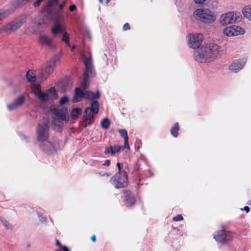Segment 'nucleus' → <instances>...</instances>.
I'll list each match as a JSON object with an SVG mask.
<instances>
[{
  "label": "nucleus",
  "mask_w": 251,
  "mask_h": 251,
  "mask_svg": "<svg viewBox=\"0 0 251 251\" xmlns=\"http://www.w3.org/2000/svg\"><path fill=\"white\" fill-rule=\"evenodd\" d=\"M49 121L39 123L36 128V137L40 148L47 153H52L59 148V142L54 139L49 140Z\"/></svg>",
  "instance_id": "1"
},
{
  "label": "nucleus",
  "mask_w": 251,
  "mask_h": 251,
  "mask_svg": "<svg viewBox=\"0 0 251 251\" xmlns=\"http://www.w3.org/2000/svg\"><path fill=\"white\" fill-rule=\"evenodd\" d=\"M222 48L214 43H210L206 47H202L196 51L194 58L198 62L203 63L220 56L223 53Z\"/></svg>",
  "instance_id": "2"
},
{
  "label": "nucleus",
  "mask_w": 251,
  "mask_h": 251,
  "mask_svg": "<svg viewBox=\"0 0 251 251\" xmlns=\"http://www.w3.org/2000/svg\"><path fill=\"white\" fill-rule=\"evenodd\" d=\"M53 113L55 116L52 122V128L57 131H60L61 128L63 126L64 123L68 121V117H67V109L65 107L54 108Z\"/></svg>",
  "instance_id": "3"
},
{
  "label": "nucleus",
  "mask_w": 251,
  "mask_h": 251,
  "mask_svg": "<svg viewBox=\"0 0 251 251\" xmlns=\"http://www.w3.org/2000/svg\"><path fill=\"white\" fill-rule=\"evenodd\" d=\"M32 89L35 95L43 102H50L57 98V94L54 88L49 89L46 93L42 92L39 85H34Z\"/></svg>",
  "instance_id": "4"
},
{
  "label": "nucleus",
  "mask_w": 251,
  "mask_h": 251,
  "mask_svg": "<svg viewBox=\"0 0 251 251\" xmlns=\"http://www.w3.org/2000/svg\"><path fill=\"white\" fill-rule=\"evenodd\" d=\"M60 59L58 55H54L40 71L38 76L42 80H46L47 77L53 72L56 63Z\"/></svg>",
  "instance_id": "5"
},
{
  "label": "nucleus",
  "mask_w": 251,
  "mask_h": 251,
  "mask_svg": "<svg viewBox=\"0 0 251 251\" xmlns=\"http://www.w3.org/2000/svg\"><path fill=\"white\" fill-rule=\"evenodd\" d=\"M85 70L83 74V79L82 81L80 87L81 91H85V90L88 87L89 77L91 75H95V70L91 63V57L85 61Z\"/></svg>",
  "instance_id": "6"
},
{
  "label": "nucleus",
  "mask_w": 251,
  "mask_h": 251,
  "mask_svg": "<svg viewBox=\"0 0 251 251\" xmlns=\"http://www.w3.org/2000/svg\"><path fill=\"white\" fill-rule=\"evenodd\" d=\"M194 16L197 19L206 23H212L215 20L213 12L208 9H198L194 11Z\"/></svg>",
  "instance_id": "7"
},
{
  "label": "nucleus",
  "mask_w": 251,
  "mask_h": 251,
  "mask_svg": "<svg viewBox=\"0 0 251 251\" xmlns=\"http://www.w3.org/2000/svg\"><path fill=\"white\" fill-rule=\"evenodd\" d=\"M51 18L55 23L52 28V32L54 36L63 32L62 23L64 21L65 17L62 12L55 11L51 14Z\"/></svg>",
  "instance_id": "8"
},
{
  "label": "nucleus",
  "mask_w": 251,
  "mask_h": 251,
  "mask_svg": "<svg viewBox=\"0 0 251 251\" xmlns=\"http://www.w3.org/2000/svg\"><path fill=\"white\" fill-rule=\"evenodd\" d=\"M26 19L25 14H23L18 16L4 26V31L7 32L15 31L26 22Z\"/></svg>",
  "instance_id": "9"
},
{
  "label": "nucleus",
  "mask_w": 251,
  "mask_h": 251,
  "mask_svg": "<svg viewBox=\"0 0 251 251\" xmlns=\"http://www.w3.org/2000/svg\"><path fill=\"white\" fill-rule=\"evenodd\" d=\"M100 94L98 91L96 94L89 91H85L83 92L81 91L80 88H75V94L73 99V102H76L81 100L82 98H85L86 99L93 100L95 99H99Z\"/></svg>",
  "instance_id": "10"
},
{
  "label": "nucleus",
  "mask_w": 251,
  "mask_h": 251,
  "mask_svg": "<svg viewBox=\"0 0 251 251\" xmlns=\"http://www.w3.org/2000/svg\"><path fill=\"white\" fill-rule=\"evenodd\" d=\"M115 188L119 189L126 187L127 182V175L125 171L120 174H116L110 180Z\"/></svg>",
  "instance_id": "11"
},
{
  "label": "nucleus",
  "mask_w": 251,
  "mask_h": 251,
  "mask_svg": "<svg viewBox=\"0 0 251 251\" xmlns=\"http://www.w3.org/2000/svg\"><path fill=\"white\" fill-rule=\"evenodd\" d=\"M240 17L233 12L222 14L219 19L220 23L223 25L232 24L236 21H240Z\"/></svg>",
  "instance_id": "12"
},
{
  "label": "nucleus",
  "mask_w": 251,
  "mask_h": 251,
  "mask_svg": "<svg viewBox=\"0 0 251 251\" xmlns=\"http://www.w3.org/2000/svg\"><path fill=\"white\" fill-rule=\"evenodd\" d=\"M47 26V24L42 19L33 20L28 27V30L32 34L41 32L46 28Z\"/></svg>",
  "instance_id": "13"
},
{
  "label": "nucleus",
  "mask_w": 251,
  "mask_h": 251,
  "mask_svg": "<svg viewBox=\"0 0 251 251\" xmlns=\"http://www.w3.org/2000/svg\"><path fill=\"white\" fill-rule=\"evenodd\" d=\"M214 238L220 243L225 244L230 241L232 237L230 233L221 230L217 231L214 234Z\"/></svg>",
  "instance_id": "14"
},
{
  "label": "nucleus",
  "mask_w": 251,
  "mask_h": 251,
  "mask_svg": "<svg viewBox=\"0 0 251 251\" xmlns=\"http://www.w3.org/2000/svg\"><path fill=\"white\" fill-rule=\"evenodd\" d=\"M203 40V35L201 34H190L188 36L189 45L190 48L198 49L200 47Z\"/></svg>",
  "instance_id": "15"
},
{
  "label": "nucleus",
  "mask_w": 251,
  "mask_h": 251,
  "mask_svg": "<svg viewBox=\"0 0 251 251\" xmlns=\"http://www.w3.org/2000/svg\"><path fill=\"white\" fill-rule=\"evenodd\" d=\"M25 100V98L24 95H21L15 99L12 102L7 105V108L10 111L17 109L21 106Z\"/></svg>",
  "instance_id": "16"
},
{
  "label": "nucleus",
  "mask_w": 251,
  "mask_h": 251,
  "mask_svg": "<svg viewBox=\"0 0 251 251\" xmlns=\"http://www.w3.org/2000/svg\"><path fill=\"white\" fill-rule=\"evenodd\" d=\"M20 5L16 4V1L13 2L12 4V8L11 10L2 9L0 10V22L3 19L7 18L12 12L19 8Z\"/></svg>",
  "instance_id": "17"
},
{
  "label": "nucleus",
  "mask_w": 251,
  "mask_h": 251,
  "mask_svg": "<svg viewBox=\"0 0 251 251\" xmlns=\"http://www.w3.org/2000/svg\"><path fill=\"white\" fill-rule=\"evenodd\" d=\"M94 114L95 113H93V111H92L91 109L87 107L84 110L82 126L84 127H86L87 125L90 124V122H88V121L89 120L90 121L92 120Z\"/></svg>",
  "instance_id": "18"
},
{
  "label": "nucleus",
  "mask_w": 251,
  "mask_h": 251,
  "mask_svg": "<svg viewBox=\"0 0 251 251\" xmlns=\"http://www.w3.org/2000/svg\"><path fill=\"white\" fill-rule=\"evenodd\" d=\"M246 61L244 59L237 60L234 61L229 67V70L234 72L237 73L241 70L244 66Z\"/></svg>",
  "instance_id": "19"
},
{
  "label": "nucleus",
  "mask_w": 251,
  "mask_h": 251,
  "mask_svg": "<svg viewBox=\"0 0 251 251\" xmlns=\"http://www.w3.org/2000/svg\"><path fill=\"white\" fill-rule=\"evenodd\" d=\"M39 42L42 45L47 46L50 49L53 48L54 47L52 43V40L49 36L45 34L40 35L39 36Z\"/></svg>",
  "instance_id": "20"
},
{
  "label": "nucleus",
  "mask_w": 251,
  "mask_h": 251,
  "mask_svg": "<svg viewBox=\"0 0 251 251\" xmlns=\"http://www.w3.org/2000/svg\"><path fill=\"white\" fill-rule=\"evenodd\" d=\"M125 201L127 206H131L135 203L134 196L129 191H124Z\"/></svg>",
  "instance_id": "21"
},
{
  "label": "nucleus",
  "mask_w": 251,
  "mask_h": 251,
  "mask_svg": "<svg viewBox=\"0 0 251 251\" xmlns=\"http://www.w3.org/2000/svg\"><path fill=\"white\" fill-rule=\"evenodd\" d=\"M82 110L80 108H74L71 112V117L73 120L77 119L82 113Z\"/></svg>",
  "instance_id": "22"
},
{
  "label": "nucleus",
  "mask_w": 251,
  "mask_h": 251,
  "mask_svg": "<svg viewBox=\"0 0 251 251\" xmlns=\"http://www.w3.org/2000/svg\"><path fill=\"white\" fill-rule=\"evenodd\" d=\"M118 131L125 140V147H127V148L129 149V146L128 142V137L126 130V129H119Z\"/></svg>",
  "instance_id": "23"
},
{
  "label": "nucleus",
  "mask_w": 251,
  "mask_h": 251,
  "mask_svg": "<svg viewBox=\"0 0 251 251\" xmlns=\"http://www.w3.org/2000/svg\"><path fill=\"white\" fill-rule=\"evenodd\" d=\"M127 148V147H125V145L124 146H110V153L111 154L114 155L116 152H119L123 150L124 148Z\"/></svg>",
  "instance_id": "24"
},
{
  "label": "nucleus",
  "mask_w": 251,
  "mask_h": 251,
  "mask_svg": "<svg viewBox=\"0 0 251 251\" xmlns=\"http://www.w3.org/2000/svg\"><path fill=\"white\" fill-rule=\"evenodd\" d=\"M92 110V111H93V113L97 114L98 113L99 110V102L97 100H93L91 103V106L88 107Z\"/></svg>",
  "instance_id": "25"
},
{
  "label": "nucleus",
  "mask_w": 251,
  "mask_h": 251,
  "mask_svg": "<svg viewBox=\"0 0 251 251\" xmlns=\"http://www.w3.org/2000/svg\"><path fill=\"white\" fill-rule=\"evenodd\" d=\"M244 16L251 21V6H247L245 7L242 10Z\"/></svg>",
  "instance_id": "26"
},
{
  "label": "nucleus",
  "mask_w": 251,
  "mask_h": 251,
  "mask_svg": "<svg viewBox=\"0 0 251 251\" xmlns=\"http://www.w3.org/2000/svg\"><path fill=\"white\" fill-rule=\"evenodd\" d=\"M0 220L3 226L8 230H12L13 229V226L5 218L0 216Z\"/></svg>",
  "instance_id": "27"
},
{
  "label": "nucleus",
  "mask_w": 251,
  "mask_h": 251,
  "mask_svg": "<svg viewBox=\"0 0 251 251\" xmlns=\"http://www.w3.org/2000/svg\"><path fill=\"white\" fill-rule=\"evenodd\" d=\"M233 30L232 25H231L225 28L223 32L224 34L228 36H235L236 35V33H235V31Z\"/></svg>",
  "instance_id": "28"
},
{
  "label": "nucleus",
  "mask_w": 251,
  "mask_h": 251,
  "mask_svg": "<svg viewBox=\"0 0 251 251\" xmlns=\"http://www.w3.org/2000/svg\"><path fill=\"white\" fill-rule=\"evenodd\" d=\"M110 124V121L107 118H104L100 122V125L104 129H107L109 126Z\"/></svg>",
  "instance_id": "29"
},
{
  "label": "nucleus",
  "mask_w": 251,
  "mask_h": 251,
  "mask_svg": "<svg viewBox=\"0 0 251 251\" xmlns=\"http://www.w3.org/2000/svg\"><path fill=\"white\" fill-rule=\"evenodd\" d=\"M232 28L234 29L233 30L235 31L236 35L238 34H243L245 32L243 28L236 25H232Z\"/></svg>",
  "instance_id": "30"
},
{
  "label": "nucleus",
  "mask_w": 251,
  "mask_h": 251,
  "mask_svg": "<svg viewBox=\"0 0 251 251\" xmlns=\"http://www.w3.org/2000/svg\"><path fill=\"white\" fill-rule=\"evenodd\" d=\"M179 129L178 124L177 123H176L174 126L171 128V134L173 136L175 137H176L178 135V130Z\"/></svg>",
  "instance_id": "31"
},
{
  "label": "nucleus",
  "mask_w": 251,
  "mask_h": 251,
  "mask_svg": "<svg viewBox=\"0 0 251 251\" xmlns=\"http://www.w3.org/2000/svg\"><path fill=\"white\" fill-rule=\"evenodd\" d=\"M26 79L28 81L31 82L35 80V75L32 71H29L26 74Z\"/></svg>",
  "instance_id": "32"
},
{
  "label": "nucleus",
  "mask_w": 251,
  "mask_h": 251,
  "mask_svg": "<svg viewBox=\"0 0 251 251\" xmlns=\"http://www.w3.org/2000/svg\"><path fill=\"white\" fill-rule=\"evenodd\" d=\"M59 0H49L47 3V6L50 8L53 6L57 5Z\"/></svg>",
  "instance_id": "33"
},
{
  "label": "nucleus",
  "mask_w": 251,
  "mask_h": 251,
  "mask_svg": "<svg viewBox=\"0 0 251 251\" xmlns=\"http://www.w3.org/2000/svg\"><path fill=\"white\" fill-rule=\"evenodd\" d=\"M38 216L39 219V220L43 223H45L47 221V218L43 216L42 214L40 213H38Z\"/></svg>",
  "instance_id": "34"
},
{
  "label": "nucleus",
  "mask_w": 251,
  "mask_h": 251,
  "mask_svg": "<svg viewBox=\"0 0 251 251\" xmlns=\"http://www.w3.org/2000/svg\"><path fill=\"white\" fill-rule=\"evenodd\" d=\"M62 40L64 42L69 40V35L67 32L63 33Z\"/></svg>",
  "instance_id": "35"
},
{
  "label": "nucleus",
  "mask_w": 251,
  "mask_h": 251,
  "mask_svg": "<svg viewBox=\"0 0 251 251\" xmlns=\"http://www.w3.org/2000/svg\"><path fill=\"white\" fill-rule=\"evenodd\" d=\"M68 98L67 97H62L60 100V103L61 104H65L68 101Z\"/></svg>",
  "instance_id": "36"
},
{
  "label": "nucleus",
  "mask_w": 251,
  "mask_h": 251,
  "mask_svg": "<svg viewBox=\"0 0 251 251\" xmlns=\"http://www.w3.org/2000/svg\"><path fill=\"white\" fill-rule=\"evenodd\" d=\"M182 220H183V217L181 214H178L173 218V220L176 222Z\"/></svg>",
  "instance_id": "37"
},
{
  "label": "nucleus",
  "mask_w": 251,
  "mask_h": 251,
  "mask_svg": "<svg viewBox=\"0 0 251 251\" xmlns=\"http://www.w3.org/2000/svg\"><path fill=\"white\" fill-rule=\"evenodd\" d=\"M123 166V164H122V163H117V167L118 168L119 172H118V173H117L116 174H120V175H122V172L123 171H121Z\"/></svg>",
  "instance_id": "38"
},
{
  "label": "nucleus",
  "mask_w": 251,
  "mask_h": 251,
  "mask_svg": "<svg viewBox=\"0 0 251 251\" xmlns=\"http://www.w3.org/2000/svg\"><path fill=\"white\" fill-rule=\"evenodd\" d=\"M44 0H36L33 3V5L35 7H38L41 3Z\"/></svg>",
  "instance_id": "39"
},
{
  "label": "nucleus",
  "mask_w": 251,
  "mask_h": 251,
  "mask_svg": "<svg viewBox=\"0 0 251 251\" xmlns=\"http://www.w3.org/2000/svg\"><path fill=\"white\" fill-rule=\"evenodd\" d=\"M64 7V6L63 4H62L61 3H60V4L58 5V8L56 10V11L62 12Z\"/></svg>",
  "instance_id": "40"
},
{
  "label": "nucleus",
  "mask_w": 251,
  "mask_h": 251,
  "mask_svg": "<svg viewBox=\"0 0 251 251\" xmlns=\"http://www.w3.org/2000/svg\"><path fill=\"white\" fill-rule=\"evenodd\" d=\"M130 29V25L128 23H126L124 25L123 29L124 30H126Z\"/></svg>",
  "instance_id": "41"
},
{
  "label": "nucleus",
  "mask_w": 251,
  "mask_h": 251,
  "mask_svg": "<svg viewBox=\"0 0 251 251\" xmlns=\"http://www.w3.org/2000/svg\"><path fill=\"white\" fill-rule=\"evenodd\" d=\"M76 7L75 5L73 4L70 6L69 10L71 11H74V10H75L76 9Z\"/></svg>",
  "instance_id": "42"
},
{
  "label": "nucleus",
  "mask_w": 251,
  "mask_h": 251,
  "mask_svg": "<svg viewBox=\"0 0 251 251\" xmlns=\"http://www.w3.org/2000/svg\"><path fill=\"white\" fill-rule=\"evenodd\" d=\"M88 54H90V56H89L88 57H87V56H85V55H83V59H84V63H85V61L86 60L88 59V58H89L90 57H91V59H92V57H91V55L90 53V52H88ZM91 63H92V65H93V64H92V61H91Z\"/></svg>",
  "instance_id": "43"
},
{
  "label": "nucleus",
  "mask_w": 251,
  "mask_h": 251,
  "mask_svg": "<svg viewBox=\"0 0 251 251\" xmlns=\"http://www.w3.org/2000/svg\"><path fill=\"white\" fill-rule=\"evenodd\" d=\"M88 54H90V56H89L88 57H87V56H85V55H83V59H84V63H85V61L86 60L88 59V58H89L90 57H91V59H92V57H91V55L90 53V52H88ZM91 63H92V65H93V64H92V61H91Z\"/></svg>",
  "instance_id": "44"
},
{
  "label": "nucleus",
  "mask_w": 251,
  "mask_h": 251,
  "mask_svg": "<svg viewBox=\"0 0 251 251\" xmlns=\"http://www.w3.org/2000/svg\"><path fill=\"white\" fill-rule=\"evenodd\" d=\"M62 251H70L69 249L65 246H63L60 248Z\"/></svg>",
  "instance_id": "45"
},
{
  "label": "nucleus",
  "mask_w": 251,
  "mask_h": 251,
  "mask_svg": "<svg viewBox=\"0 0 251 251\" xmlns=\"http://www.w3.org/2000/svg\"><path fill=\"white\" fill-rule=\"evenodd\" d=\"M100 2L101 3L107 4L110 1V0H99Z\"/></svg>",
  "instance_id": "46"
},
{
  "label": "nucleus",
  "mask_w": 251,
  "mask_h": 251,
  "mask_svg": "<svg viewBox=\"0 0 251 251\" xmlns=\"http://www.w3.org/2000/svg\"><path fill=\"white\" fill-rule=\"evenodd\" d=\"M110 163V161L109 160H106L105 161L104 163L103 164V166H109Z\"/></svg>",
  "instance_id": "47"
},
{
  "label": "nucleus",
  "mask_w": 251,
  "mask_h": 251,
  "mask_svg": "<svg viewBox=\"0 0 251 251\" xmlns=\"http://www.w3.org/2000/svg\"><path fill=\"white\" fill-rule=\"evenodd\" d=\"M241 210H244L247 213H248L250 211V208L248 206H246L244 207V208H242Z\"/></svg>",
  "instance_id": "48"
},
{
  "label": "nucleus",
  "mask_w": 251,
  "mask_h": 251,
  "mask_svg": "<svg viewBox=\"0 0 251 251\" xmlns=\"http://www.w3.org/2000/svg\"><path fill=\"white\" fill-rule=\"evenodd\" d=\"M16 1L17 5L20 4L21 5L24 1H25V0H17Z\"/></svg>",
  "instance_id": "49"
},
{
  "label": "nucleus",
  "mask_w": 251,
  "mask_h": 251,
  "mask_svg": "<svg viewBox=\"0 0 251 251\" xmlns=\"http://www.w3.org/2000/svg\"><path fill=\"white\" fill-rule=\"evenodd\" d=\"M110 152V147L109 148H106L105 150V151H104V153L105 154H108Z\"/></svg>",
  "instance_id": "50"
},
{
  "label": "nucleus",
  "mask_w": 251,
  "mask_h": 251,
  "mask_svg": "<svg viewBox=\"0 0 251 251\" xmlns=\"http://www.w3.org/2000/svg\"><path fill=\"white\" fill-rule=\"evenodd\" d=\"M55 242H56V245L58 246L59 248H60L61 247H62L63 246H62L60 244V243L59 242V240H57V239H56L55 240Z\"/></svg>",
  "instance_id": "51"
},
{
  "label": "nucleus",
  "mask_w": 251,
  "mask_h": 251,
  "mask_svg": "<svg viewBox=\"0 0 251 251\" xmlns=\"http://www.w3.org/2000/svg\"><path fill=\"white\" fill-rule=\"evenodd\" d=\"M91 240H92V242H95L96 241V236L95 235H93L91 237Z\"/></svg>",
  "instance_id": "52"
},
{
  "label": "nucleus",
  "mask_w": 251,
  "mask_h": 251,
  "mask_svg": "<svg viewBox=\"0 0 251 251\" xmlns=\"http://www.w3.org/2000/svg\"><path fill=\"white\" fill-rule=\"evenodd\" d=\"M68 0H63V1L61 3L64 6H65Z\"/></svg>",
  "instance_id": "53"
},
{
  "label": "nucleus",
  "mask_w": 251,
  "mask_h": 251,
  "mask_svg": "<svg viewBox=\"0 0 251 251\" xmlns=\"http://www.w3.org/2000/svg\"><path fill=\"white\" fill-rule=\"evenodd\" d=\"M66 44V45L69 47H71V45H70V42H69V40L66 41L65 42Z\"/></svg>",
  "instance_id": "54"
},
{
  "label": "nucleus",
  "mask_w": 251,
  "mask_h": 251,
  "mask_svg": "<svg viewBox=\"0 0 251 251\" xmlns=\"http://www.w3.org/2000/svg\"><path fill=\"white\" fill-rule=\"evenodd\" d=\"M248 204L249 205H251V199L248 201Z\"/></svg>",
  "instance_id": "55"
},
{
  "label": "nucleus",
  "mask_w": 251,
  "mask_h": 251,
  "mask_svg": "<svg viewBox=\"0 0 251 251\" xmlns=\"http://www.w3.org/2000/svg\"><path fill=\"white\" fill-rule=\"evenodd\" d=\"M75 47L74 46H73V47L71 48V50H72V51H73V50H74V49H75Z\"/></svg>",
  "instance_id": "56"
},
{
  "label": "nucleus",
  "mask_w": 251,
  "mask_h": 251,
  "mask_svg": "<svg viewBox=\"0 0 251 251\" xmlns=\"http://www.w3.org/2000/svg\"><path fill=\"white\" fill-rule=\"evenodd\" d=\"M55 251H62V250L59 249V250H55Z\"/></svg>",
  "instance_id": "57"
},
{
  "label": "nucleus",
  "mask_w": 251,
  "mask_h": 251,
  "mask_svg": "<svg viewBox=\"0 0 251 251\" xmlns=\"http://www.w3.org/2000/svg\"><path fill=\"white\" fill-rule=\"evenodd\" d=\"M105 175L107 176H108L109 175V174L108 173H107V174H105Z\"/></svg>",
  "instance_id": "58"
}]
</instances>
